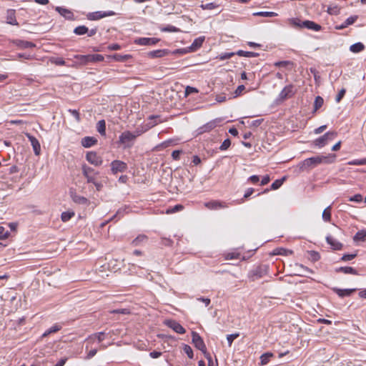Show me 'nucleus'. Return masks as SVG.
<instances>
[{
    "instance_id": "58836bf2",
    "label": "nucleus",
    "mask_w": 366,
    "mask_h": 366,
    "mask_svg": "<svg viewBox=\"0 0 366 366\" xmlns=\"http://www.w3.org/2000/svg\"><path fill=\"white\" fill-rule=\"evenodd\" d=\"M323 104H324L323 98L321 97L320 96L316 97L315 99V102H314V109H315V111H317L320 107H322Z\"/></svg>"
},
{
    "instance_id": "f3484780",
    "label": "nucleus",
    "mask_w": 366,
    "mask_h": 366,
    "mask_svg": "<svg viewBox=\"0 0 366 366\" xmlns=\"http://www.w3.org/2000/svg\"><path fill=\"white\" fill-rule=\"evenodd\" d=\"M357 289H339L337 287H333L332 290L340 297H345L350 296Z\"/></svg>"
},
{
    "instance_id": "13d9d810",
    "label": "nucleus",
    "mask_w": 366,
    "mask_h": 366,
    "mask_svg": "<svg viewBox=\"0 0 366 366\" xmlns=\"http://www.w3.org/2000/svg\"><path fill=\"white\" fill-rule=\"evenodd\" d=\"M357 256L356 254H344L341 259L344 262H347V261H350L352 259H353L355 257Z\"/></svg>"
},
{
    "instance_id": "9d476101",
    "label": "nucleus",
    "mask_w": 366,
    "mask_h": 366,
    "mask_svg": "<svg viewBox=\"0 0 366 366\" xmlns=\"http://www.w3.org/2000/svg\"><path fill=\"white\" fill-rule=\"evenodd\" d=\"M220 122H221L220 119H216L212 120V121L206 123L205 124H204L202 127H199L197 129L198 134H203L205 132H210L211 130L214 129L217 126V124L219 123Z\"/></svg>"
},
{
    "instance_id": "49530a36",
    "label": "nucleus",
    "mask_w": 366,
    "mask_h": 366,
    "mask_svg": "<svg viewBox=\"0 0 366 366\" xmlns=\"http://www.w3.org/2000/svg\"><path fill=\"white\" fill-rule=\"evenodd\" d=\"M183 208H184V207L182 204H177V205L168 209L167 210V214L174 213V212L182 210Z\"/></svg>"
},
{
    "instance_id": "6e6d98bb",
    "label": "nucleus",
    "mask_w": 366,
    "mask_h": 366,
    "mask_svg": "<svg viewBox=\"0 0 366 366\" xmlns=\"http://www.w3.org/2000/svg\"><path fill=\"white\" fill-rule=\"evenodd\" d=\"M346 93V90L345 89H342L339 93L337 94V95L336 96V98H335V101L336 102L339 103L342 99L344 97L345 94Z\"/></svg>"
},
{
    "instance_id": "09e8293b",
    "label": "nucleus",
    "mask_w": 366,
    "mask_h": 366,
    "mask_svg": "<svg viewBox=\"0 0 366 366\" xmlns=\"http://www.w3.org/2000/svg\"><path fill=\"white\" fill-rule=\"evenodd\" d=\"M239 336V333H238V332L237 333L231 334V335H228L227 336V340L228 345H229V347L232 345V342L236 338H237Z\"/></svg>"
},
{
    "instance_id": "37998d69",
    "label": "nucleus",
    "mask_w": 366,
    "mask_h": 366,
    "mask_svg": "<svg viewBox=\"0 0 366 366\" xmlns=\"http://www.w3.org/2000/svg\"><path fill=\"white\" fill-rule=\"evenodd\" d=\"M292 253V251L286 249L285 248H277L274 251V254L287 255L289 254H291Z\"/></svg>"
},
{
    "instance_id": "864d4df0",
    "label": "nucleus",
    "mask_w": 366,
    "mask_h": 366,
    "mask_svg": "<svg viewBox=\"0 0 366 366\" xmlns=\"http://www.w3.org/2000/svg\"><path fill=\"white\" fill-rule=\"evenodd\" d=\"M231 145V141L229 139H225L221 146L219 147V149L222 151L227 149Z\"/></svg>"
},
{
    "instance_id": "6e6552de",
    "label": "nucleus",
    "mask_w": 366,
    "mask_h": 366,
    "mask_svg": "<svg viewBox=\"0 0 366 366\" xmlns=\"http://www.w3.org/2000/svg\"><path fill=\"white\" fill-rule=\"evenodd\" d=\"M127 169V164L120 160H114L111 163V170L113 174L124 172Z\"/></svg>"
},
{
    "instance_id": "0e129e2a",
    "label": "nucleus",
    "mask_w": 366,
    "mask_h": 366,
    "mask_svg": "<svg viewBox=\"0 0 366 366\" xmlns=\"http://www.w3.org/2000/svg\"><path fill=\"white\" fill-rule=\"evenodd\" d=\"M108 49L111 51L119 50L121 49V46L118 44H112L108 46Z\"/></svg>"
},
{
    "instance_id": "bf43d9fd",
    "label": "nucleus",
    "mask_w": 366,
    "mask_h": 366,
    "mask_svg": "<svg viewBox=\"0 0 366 366\" xmlns=\"http://www.w3.org/2000/svg\"><path fill=\"white\" fill-rule=\"evenodd\" d=\"M69 112L76 119V122H80V115L76 109H69Z\"/></svg>"
},
{
    "instance_id": "6ab92c4d",
    "label": "nucleus",
    "mask_w": 366,
    "mask_h": 366,
    "mask_svg": "<svg viewBox=\"0 0 366 366\" xmlns=\"http://www.w3.org/2000/svg\"><path fill=\"white\" fill-rule=\"evenodd\" d=\"M56 11H58L60 15H61L62 16H64L65 19H66L68 20L74 19L73 12L66 8L57 6L56 8Z\"/></svg>"
},
{
    "instance_id": "4be33fe9",
    "label": "nucleus",
    "mask_w": 366,
    "mask_h": 366,
    "mask_svg": "<svg viewBox=\"0 0 366 366\" xmlns=\"http://www.w3.org/2000/svg\"><path fill=\"white\" fill-rule=\"evenodd\" d=\"M327 242L335 250H340L342 247V244L338 242L337 239L331 236H327L326 238Z\"/></svg>"
},
{
    "instance_id": "f704fd0d",
    "label": "nucleus",
    "mask_w": 366,
    "mask_h": 366,
    "mask_svg": "<svg viewBox=\"0 0 366 366\" xmlns=\"http://www.w3.org/2000/svg\"><path fill=\"white\" fill-rule=\"evenodd\" d=\"M237 54L239 56H245V57H257L259 56L258 53L252 52V51H244L242 50H239L237 52Z\"/></svg>"
},
{
    "instance_id": "9b49d317",
    "label": "nucleus",
    "mask_w": 366,
    "mask_h": 366,
    "mask_svg": "<svg viewBox=\"0 0 366 366\" xmlns=\"http://www.w3.org/2000/svg\"><path fill=\"white\" fill-rule=\"evenodd\" d=\"M164 324L178 334H184L185 329L176 320H167Z\"/></svg>"
},
{
    "instance_id": "bb28decb",
    "label": "nucleus",
    "mask_w": 366,
    "mask_h": 366,
    "mask_svg": "<svg viewBox=\"0 0 366 366\" xmlns=\"http://www.w3.org/2000/svg\"><path fill=\"white\" fill-rule=\"evenodd\" d=\"M337 272H343L345 274H358L355 269L352 267H340L336 269Z\"/></svg>"
},
{
    "instance_id": "e433bc0d",
    "label": "nucleus",
    "mask_w": 366,
    "mask_h": 366,
    "mask_svg": "<svg viewBox=\"0 0 366 366\" xmlns=\"http://www.w3.org/2000/svg\"><path fill=\"white\" fill-rule=\"evenodd\" d=\"M322 219L325 222H330L331 219V206L325 208L322 212Z\"/></svg>"
},
{
    "instance_id": "c85d7f7f",
    "label": "nucleus",
    "mask_w": 366,
    "mask_h": 366,
    "mask_svg": "<svg viewBox=\"0 0 366 366\" xmlns=\"http://www.w3.org/2000/svg\"><path fill=\"white\" fill-rule=\"evenodd\" d=\"M166 54H167V51L166 50L158 49V50H154V51H150L148 54V55H149V56H150L152 58H159V57L164 56Z\"/></svg>"
},
{
    "instance_id": "4468645a",
    "label": "nucleus",
    "mask_w": 366,
    "mask_h": 366,
    "mask_svg": "<svg viewBox=\"0 0 366 366\" xmlns=\"http://www.w3.org/2000/svg\"><path fill=\"white\" fill-rule=\"evenodd\" d=\"M86 160L94 166H100L102 164V159L100 157L97 156L96 152H89L86 155Z\"/></svg>"
},
{
    "instance_id": "de8ad7c7",
    "label": "nucleus",
    "mask_w": 366,
    "mask_h": 366,
    "mask_svg": "<svg viewBox=\"0 0 366 366\" xmlns=\"http://www.w3.org/2000/svg\"><path fill=\"white\" fill-rule=\"evenodd\" d=\"M284 180H285V178H283V179H277V180H275V181H274V182L271 184V189L275 190V189H279V188L282 186V183H283Z\"/></svg>"
},
{
    "instance_id": "412c9836",
    "label": "nucleus",
    "mask_w": 366,
    "mask_h": 366,
    "mask_svg": "<svg viewBox=\"0 0 366 366\" xmlns=\"http://www.w3.org/2000/svg\"><path fill=\"white\" fill-rule=\"evenodd\" d=\"M302 26L316 31H318L321 29V26L320 24L309 20L302 21Z\"/></svg>"
},
{
    "instance_id": "1a4fd4ad",
    "label": "nucleus",
    "mask_w": 366,
    "mask_h": 366,
    "mask_svg": "<svg viewBox=\"0 0 366 366\" xmlns=\"http://www.w3.org/2000/svg\"><path fill=\"white\" fill-rule=\"evenodd\" d=\"M105 339V333L104 332H97L89 336L86 340V349L89 348L90 345L97 340L99 343L102 342Z\"/></svg>"
},
{
    "instance_id": "7c9ffc66",
    "label": "nucleus",
    "mask_w": 366,
    "mask_h": 366,
    "mask_svg": "<svg viewBox=\"0 0 366 366\" xmlns=\"http://www.w3.org/2000/svg\"><path fill=\"white\" fill-rule=\"evenodd\" d=\"M61 329V326L56 324V325H53L52 327H51L47 330H46L44 332V333L42 335V337H47L48 335H49L51 333L56 332L59 331Z\"/></svg>"
},
{
    "instance_id": "72a5a7b5",
    "label": "nucleus",
    "mask_w": 366,
    "mask_h": 366,
    "mask_svg": "<svg viewBox=\"0 0 366 366\" xmlns=\"http://www.w3.org/2000/svg\"><path fill=\"white\" fill-rule=\"evenodd\" d=\"M97 129L102 135H105L106 134V123L104 120H100L97 123Z\"/></svg>"
},
{
    "instance_id": "473e14b6",
    "label": "nucleus",
    "mask_w": 366,
    "mask_h": 366,
    "mask_svg": "<svg viewBox=\"0 0 366 366\" xmlns=\"http://www.w3.org/2000/svg\"><path fill=\"white\" fill-rule=\"evenodd\" d=\"M87 32H88V27H86L84 25L76 26L74 29V33L79 36L86 34Z\"/></svg>"
},
{
    "instance_id": "5701e85b",
    "label": "nucleus",
    "mask_w": 366,
    "mask_h": 366,
    "mask_svg": "<svg viewBox=\"0 0 366 366\" xmlns=\"http://www.w3.org/2000/svg\"><path fill=\"white\" fill-rule=\"evenodd\" d=\"M97 139L93 137H85L81 139V144L85 148H89L96 144Z\"/></svg>"
},
{
    "instance_id": "ddd939ff",
    "label": "nucleus",
    "mask_w": 366,
    "mask_h": 366,
    "mask_svg": "<svg viewBox=\"0 0 366 366\" xmlns=\"http://www.w3.org/2000/svg\"><path fill=\"white\" fill-rule=\"evenodd\" d=\"M25 135L31 142L35 155L39 156L41 153V145L39 140L29 133H26Z\"/></svg>"
},
{
    "instance_id": "052dcab7",
    "label": "nucleus",
    "mask_w": 366,
    "mask_h": 366,
    "mask_svg": "<svg viewBox=\"0 0 366 366\" xmlns=\"http://www.w3.org/2000/svg\"><path fill=\"white\" fill-rule=\"evenodd\" d=\"M204 38L196 39L192 43V46L195 48L200 47L202 44Z\"/></svg>"
},
{
    "instance_id": "603ef678",
    "label": "nucleus",
    "mask_w": 366,
    "mask_h": 366,
    "mask_svg": "<svg viewBox=\"0 0 366 366\" xmlns=\"http://www.w3.org/2000/svg\"><path fill=\"white\" fill-rule=\"evenodd\" d=\"M9 232L4 227L0 226V239H4L8 237Z\"/></svg>"
},
{
    "instance_id": "f03ea898",
    "label": "nucleus",
    "mask_w": 366,
    "mask_h": 366,
    "mask_svg": "<svg viewBox=\"0 0 366 366\" xmlns=\"http://www.w3.org/2000/svg\"><path fill=\"white\" fill-rule=\"evenodd\" d=\"M337 134L335 132H328L323 136L316 139L314 141V144L319 148L323 147L328 142L333 140L337 137Z\"/></svg>"
},
{
    "instance_id": "7ed1b4c3",
    "label": "nucleus",
    "mask_w": 366,
    "mask_h": 366,
    "mask_svg": "<svg viewBox=\"0 0 366 366\" xmlns=\"http://www.w3.org/2000/svg\"><path fill=\"white\" fill-rule=\"evenodd\" d=\"M144 131L142 130H136L134 133L126 131L121 134L119 136V142L122 144H127L128 142L134 141L137 137L140 136Z\"/></svg>"
},
{
    "instance_id": "3c124183",
    "label": "nucleus",
    "mask_w": 366,
    "mask_h": 366,
    "mask_svg": "<svg viewBox=\"0 0 366 366\" xmlns=\"http://www.w3.org/2000/svg\"><path fill=\"white\" fill-rule=\"evenodd\" d=\"M349 165H365L366 164V159H355L348 162Z\"/></svg>"
},
{
    "instance_id": "ea45409f",
    "label": "nucleus",
    "mask_w": 366,
    "mask_h": 366,
    "mask_svg": "<svg viewBox=\"0 0 366 366\" xmlns=\"http://www.w3.org/2000/svg\"><path fill=\"white\" fill-rule=\"evenodd\" d=\"M159 118V116H154V115H151L149 117V123H148V127L149 128H152L153 127H154L155 125H157L159 122H160V121H157V119Z\"/></svg>"
},
{
    "instance_id": "4d7b16f0",
    "label": "nucleus",
    "mask_w": 366,
    "mask_h": 366,
    "mask_svg": "<svg viewBox=\"0 0 366 366\" xmlns=\"http://www.w3.org/2000/svg\"><path fill=\"white\" fill-rule=\"evenodd\" d=\"M349 201L355 202H361L362 201V196L360 194H357L350 197Z\"/></svg>"
},
{
    "instance_id": "a18cd8bd",
    "label": "nucleus",
    "mask_w": 366,
    "mask_h": 366,
    "mask_svg": "<svg viewBox=\"0 0 366 366\" xmlns=\"http://www.w3.org/2000/svg\"><path fill=\"white\" fill-rule=\"evenodd\" d=\"M130 312H131L130 310L127 309V308L117 309V310H113L110 311V313H112V314H122V315H129V314H130Z\"/></svg>"
},
{
    "instance_id": "a19ab883",
    "label": "nucleus",
    "mask_w": 366,
    "mask_h": 366,
    "mask_svg": "<svg viewBox=\"0 0 366 366\" xmlns=\"http://www.w3.org/2000/svg\"><path fill=\"white\" fill-rule=\"evenodd\" d=\"M74 216V212H64L61 213V219L63 222H66L71 219Z\"/></svg>"
},
{
    "instance_id": "393cba45",
    "label": "nucleus",
    "mask_w": 366,
    "mask_h": 366,
    "mask_svg": "<svg viewBox=\"0 0 366 366\" xmlns=\"http://www.w3.org/2000/svg\"><path fill=\"white\" fill-rule=\"evenodd\" d=\"M357 16H351L348 17L343 24L340 26H336L337 29H343L347 27L349 25L354 24L357 19Z\"/></svg>"
},
{
    "instance_id": "338daca9",
    "label": "nucleus",
    "mask_w": 366,
    "mask_h": 366,
    "mask_svg": "<svg viewBox=\"0 0 366 366\" xmlns=\"http://www.w3.org/2000/svg\"><path fill=\"white\" fill-rule=\"evenodd\" d=\"M326 128H327L326 125H322V126L319 127L318 128L315 129L314 132L316 134H320V133L323 132L326 129Z\"/></svg>"
},
{
    "instance_id": "69168bd1",
    "label": "nucleus",
    "mask_w": 366,
    "mask_h": 366,
    "mask_svg": "<svg viewBox=\"0 0 366 366\" xmlns=\"http://www.w3.org/2000/svg\"><path fill=\"white\" fill-rule=\"evenodd\" d=\"M182 153L180 150H174L172 153V157L174 160H177L179 158V155Z\"/></svg>"
},
{
    "instance_id": "774afa93",
    "label": "nucleus",
    "mask_w": 366,
    "mask_h": 366,
    "mask_svg": "<svg viewBox=\"0 0 366 366\" xmlns=\"http://www.w3.org/2000/svg\"><path fill=\"white\" fill-rule=\"evenodd\" d=\"M97 352V349L94 348V349H92L91 350L88 354H87V356H86V359H91L92 358Z\"/></svg>"
},
{
    "instance_id": "c756f323",
    "label": "nucleus",
    "mask_w": 366,
    "mask_h": 366,
    "mask_svg": "<svg viewBox=\"0 0 366 366\" xmlns=\"http://www.w3.org/2000/svg\"><path fill=\"white\" fill-rule=\"evenodd\" d=\"M273 355H274L272 352H266V353L262 354L260 357L261 365H267L269 362L270 358L272 357H273Z\"/></svg>"
},
{
    "instance_id": "f257e3e1",
    "label": "nucleus",
    "mask_w": 366,
    "mask_h": 366,
    "mask_svg": "<svg viewBox=\"0 0 366 366\" xmlns=\"http://www.w3.org/2000/svg\"><path fill=\"white\" fill-rule=\"evenodd\" d=\"M327 162V157L325 156H315L307 158L299 164L301 171L310 170L320 164L323 162Z\"/></svg>"
},
{
    "instance_id": "a211bd4d",
    "label": "nucleus",
    "mask_w": 366,
    "mask_h": 366,
    "mask_svg": "<svg viewBox=\"0 0 366 366\" xmlns=\"http://www.w3.org/2000/svg\"><path fill=\"white\" fill-rule=\"evenodd\" d=\"M79 58V56H76ZM79 59L85 61H102L104 60V56L101 54H90L79 56Z\"/></svg>"
},
{
    "instance_id": "b1692460",
    "label": "nucleus",
    "mask_w": 366,
    "mask_h": 366,
    "mask_svg": "<svg viewBox=\"0 0 366 366\" xmlns=\"http://www.w3.org/2000/svg\"><path fill=\"white\" fill-rule=\"evenodd\" d=\"M6 22L11 25H18V22L16 19L15 10L9 9L6 14Z\"/></svg>"
},
{
    "instance_id": "dca6fc26",
    "label": "nucleus",
    "mask_w": 366,
    "mask_h": 366,
    "mask_svg": "<svg viewBox=\"0 0 366 366\" xmlns=\"http://www.w3.org/2000/svg\"><path fill=\"white\" fill-rule=\"evenodd\" d=\"M159 41L157 38L142 37L135 40V43L139 45H154Z\"/></svg>"
},
{
    "instance_id": "8fccbe9b",
    "label": "nucleus",
    "mask_w": 366,
    "mask_h": 366,
    "mask_svg": "<svg viewBox=\"0 0 366 366\" xmlns=\"http://www.w3.org/2000/svg\"><path fill=\"white\" fill-rule=\"evenodd\" d=\"M184 352L187 355L189 358H190V359L193 358V351L190 346H189L187 345H184Z\"/></svg>"
},
{
    "instance_id": "680f3d73",
    "label": "nucleus",
    "mask_w": 366,
    "mask_h": 366,
    "mask_svg": "<svg viewBox=\"0 0 366 366\" xmlns=\"http://www.w3.org/2000/svg\"><path fill=\"white\" fill-rule=\"evenodd\" d=\"M162 31H169V32H176V31H178V29L176 28L174 26H167V27L163 28L162 29Z\"/></svg>"
},
{
    "instance_id": "2f4dec72",
    "label": "nucleus",
    "mask_w": 366,
    "mask_h": 366,
    "mask_svg": "<svg viewBox=\"0 0 366 366\" xmlns=\"http://www.w3.org/2000/svg\"><path fill=\"white\" fill-rule=\"evenodd\" d=\"M147 237L146 235L139 234L132 242V244L133 246L137 247V246H139L142 242L147 241Z\"/></svg>"
},
{
    "instance_id": "5fc2aeb1",
    "label": "nucleus",
    "mask_w": 366,
    "mask_h": 366,
    "mask_svg": "<svg viewBox=\"0 0 366 366\" xmlns=\"http://www.w3.org/2000/svg\"><path fill=\"white\" fill-rule=\"evenodd\" d=\"M240 254L237 252H229L227 253L225 256V258L227 259H239Z\"/></svg>"
},
{
    "instance_id": "aec40b11",
    "label": "nucleus",
    "mask_w": 366,
    "mask_h": 366,
    "mask_svg": "<svg viewBox=\"0 0 366 366\" xmlns=\"http://www.w3.org/2000/svg\"><path fill=\"white\" fill-rule=\"evenodd\" d=\"M267 267H264V268H262L261 267L256 268L254 269L252 272V280H256L259 278L262 277L266 273H267Z\"/></svg>"
},
{
    "instance_id": "e2e57ef3",
    "label": "nucleus",
    "mask_w": 366,
    "mask_h": 366,
    "mask_svg": "<svg viewBox=\"0 0 366 366\" xmlns=\"http://www.w3.org/2000/svg\"><path fill=\"white\" fill-rule=\"evenodd\" d=\"M245 89V86L244 85H239L236 89L234 94L235 96L237 97L241 94V93Z\"/></svg>"
},
{
    "instance_id": "20e7f679",
    "label": "nucleus",
    "mask_w": 366,
    "mask_h": 366,
    "mask_svg": "<svg viewBox=\"0 0 366 366\" xmlns=\"http://www.w3.org/2000/svg\"><path fill=\"white\" fill-rule=\"evenodd\" d=\"M116 13L113 11H94L89 12L86 14V19L90 21H97L101 19L115 16Z\"/></svg>"
},
{
    "instance_id": "39448f33",
    "label": "nucleus",
    "mask_w": 366,
    "mask_h": 366,
    "mask_svg": "<svg viewBox=\"0 0 366 366\" xmlns=\"http://www.w3.org/2000/svg\"><path fill=\"white\" fill-rule=\"evenodd\" d=\"M81 169L82 174L86 179V182L88 183L94 182V180H97V176L99 174L98 172L95 171L93 168L88 167L86 165H83Z\"/></svg>"
},
{
    "instance_id": "a878e982",
    "label": "nucleus",
    "mask_w": 366,
    "mask_h": 366,
    "mask_svg": "<svg viewBox=\"0 0 366 366\" xmlns=\"http://www.w3.org/2000/svg\"><path fill=\"white\" fill-rule=\"evenodd\" d=\"M71 198L75 203L79 204H88L89 203V201L86 197L78 195L76 194H72Z\"/></svg>"
},
{
    "instance_id": "f8f14e48",
    "label": "nucleus",
    "mask_w": 366,
    "mask_h": 366,
    "mask_svg": "<svg viewBox=\"0 0 366 366\" xmlns=\"http://www.w3.org/2000/svg\"><path fill=\"white\" fill-rule=\"evenodd\" d=\"M204 207L211 210H217L228 207V205L222 201L212 200L204 203Z\"/></svg>"
},
{
    "instance_id": "c03bdc74",
    "label": "nucleus",
    "mask_w": 366,
    "mask_h": 366,
    "mask_svg": "<svg viewBox=\"0 0 366 366\" xmlns=\"http://www.w3.org/2000/svg\"><path fill=\"white\" fill-rule=\"evenodd\" d=\"M51 62L59 66L65 65V61L61 57H52L50 59Z\"/></svg>"
},
{
    "instance_id": "79ce46f5",
    "label": "nucleus",
    "mask_w": 366,
    "mask_h": 366,
    "mask_svg": "<svg viewBox=\"0 0 366 366\" xmlns=\"http://www.w3.org/2000/svg\"><path fill=\"white\" fill-rule=\"evenodd\" d=\"M218 6H219V5L215 2H211V3L206 4L200 5V7L203 10H212V9L217 8Z\"/></svg>"
},
{
    "instance_id": "0eeeda50",
    "label": "nucleus",
    "mask_w": 366,
    "mask_h": 366,
    "mask_svg": "<svg viewBox=\"0 0 366 366\" xmlns=\"http://www.w3.org/2000/svg\"><path fill=\"white\" fill-rule=\"evenodd\" d=\"M296 91L294 89L292 84H289L283 88V89L279 94L277 100L283 102L287 99L291 98L295 94Z\"/></svg>"
},
{
    "instance_id": "c9c22d12",
    "label": "nucleus",
    "mask_w": 366,
    "mask_h": 366,
    "mask_svg": "<svg viewBox=\"0 0 366 366\" xmlns=\"http://www.w3.org/2000/svg\"><path fill=\"white\" fill-rule=\"evenodd\" d=\"M355 241H365L366 240V230H360L357 232L355 237Z\"/></svg>"
},
{
    "instance_id": "423d86ee",
    "label": "nucleus",
    "mask_w": 366,
    "mask_h": 366,
    "mask_svg": "<svg viewBox=\"0 0 366 366\" xmlns=\"http://www.w3.org/2000/svg\"><path fill=\"white\" fill-rule=\"evenodd\" d=\"M192 343L194 345L195 347L198 350H201L204 355H209L207 353V348L205 344L202 340V338L199 336V335L196 332H192Z\"/></svg>"
},
{
    "instance_id": "4c0bfd02",
    "label": "nucleus",
    "mask_w": 366,
    "mask_h": 366,
    "mask_svg": "<svg viewBox=\"0 0 366 366\" xmlns=\"http://www.w3.org/2000/svg\"><path fill=\"white\" fill-rule=\"evenodd\" d=\"M254 15L264 17H274L277 16V14L273 11H259L254 13Z\"/></svg>"
},
{
    "instance_id": "cd10ccee",
    "label": "nucleus",
    "mask_w": 366,
    "mask_h": 366,
    "mask_svg": "<svg viewBox=\"0 0 366 366\" xmlns=\"http://www.w3.org/2000/svg\"><path fill=\"white\" fill-rule=\"evenodd\" d=\"M365 49V45L361 42L355 43L350 46V50L353 53H358Z\"/></svg>"
},
{
    "instance_id": "2eb2a0df",
    "label": "nucleus",
    "mask_w": 366,
    "mask_h": 366,
    "mask_svg": "<svg viewBox=\"0 0 366 366\" xmlns=\"http://www.w3.org/2000/svg\"><path fill=\"white\" fill-rule=\"evenodd\" d=\"M11 42L13 44H14L15 46H16L17 47H19V49L34 48L36 46L35 44H34L31 41L21 40V39H13V40H11Z\"/></svg>"
}]
</instances>
